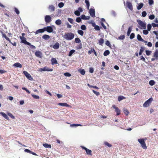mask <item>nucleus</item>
I'll list each match as a JSON object with an SVG mask.
<instances>
[{"label": "nucleus", "instance_id": "obj_1", "mask_svg": "<svg viewBox=\"0 0 158 158\" xmlns=\"http://www.w3.org/2000/svg\"><path fill=\"white\" fill-rule=\"evenodd\" d=\"M74 36V34L72 32H68L65 33L64 38L67 40H71L73 39Z\"/></svg>", "mask_w": 158, "mask_h": 158}, {"label": "nucleus", "instance_id": "obj_2", "mask_svg": "<svg viewBox=\"0 0 158 158\" xmlns=\"http://www.w3.org/2000/svg\"><path fill=\"white\" fill-rule=\"evenodd\" d=\"M145 139H138V141L140 143L142 147L144 149H147V147L145 142Z\"/></svg>", "mask_w": 158, "mask_h": 158}, {"label": "nucleus", "instance_id": "obj_3", "mask_svg": "<svg viewBox=\"0 0 158 158\" xmlns=\"http://www.w3.org/2000/svg\"><path fill=\"white\" fill-rule=\"evenodd\" d=\"M153 101V98H149L143 104V107H147L149 106V105Z\"/></svg>", "mask_w": 158, "mask_h": 158}, {"label": "nucleus", "instance_id": "obj_4", "mask_svg": "<svg viewBox=\"0 0 158 158\" xmlns=\"http://www.w3.org/2000/svg\"><path fill=\"white\" fill-rule=\"evenodd\" d=\"M137 22L139 25L142 27V28H141V29L143 28L145 29L146 28V25L145 23L140 20H137Z\"/></svg>", "mask_w": 158, "mask_h": 158}, {"label": "nucleus", "instance_id": "obj_5", "mask_svg": "<svg viewBox=\"0 0 158 158\" xmlns=\"http://www.w3.org/2000/svg\"><path fill=\"white\" fill-rule=\"evenodd\" d=\"M153 58H152V61H153L155 60H158V50H156L153 53Z\"/></svg>", "mask_w": 158, "mask_h": 158}, {"label": "nucleus", "instance_id": "obj_6", "mask_svg": "<svg viewBox=\"0 0 158 158\" xmlns=\"http://www.w3.org/2000/svg\"><path fill=\"white\" fill-rule=\"evenodd\" d=\"M23 73L26 77L30 80L32 81L33 78L31 75L28 73L27 72L25 71H24Z\"/></svg>", "mask_w": 158, "mask_h": 158}, {"label": "nucleus", "instance_id": "obj_7", "mask_svg": "<svg viewBox=\"0 0 158 158\" xmlns=\"http://www.w3.org/2000/svg\"><path fill=\"white\" fill-rule=\"evenodd\" d=\"M81 147L83 149H84L86 152V154L87 155H90L91 156L92 155V152L91 150H90L89 149L83 146H81Z\"/></svg>", "mask_w": 158, "mask_h": 158}, {"label": "nucleus", "instance_id": "obj_8", "mask_svg": "<svg viewBox=\"0 0 158 158\" xmlns=\"http://www.w3.org/2000/svg\"><path fill=\"white\" fill-rule=\"evenodd\" d=\"M20 38L21 40V42L26 45H30V43L27 41L26 38L24 37L20 36Z\"/></svg>", "mask_w": 158, "mask_h": 158}, {"label": "nucleus", "instance_id": "obj_9", "mask_svg": "<svg viewBox=\"0 0 158 158\" xmlns=\"http://www.w3.org/2000/svg\"><path fill=\"white\" fill-rule=\"evenodd\" d=\"M112 107L115 109V111L116 112L117 115H119L120 114V110L118 107H117L115 105H113Z\"/></svg>", "mask_w": 158, "mask_h": 158}, {"label": "nucleus", "instance_id": "obj_10", "mask_svg": "<svg viewBox=\"0 0 158 158\" xmlns=\"http://www.w3.org/2000/svg\"><path fill=\"white\" fill-rule=\"evenodd\" d=\"M89 13L90 16L93 17H94L95 16V12L94 9L91 8L89 9Z\"/></svg>", "mask_w": 158, "mask_h": 158}, {"label": "nucleus", "instance_id": "obj_11", "mask_svg": "<svg viewBox=\"0 0 158 158\" xmlns=\"http://www.w3.org/2000/svg\"><path fill=\"white\" fill-rule=\"evenodd\" d=\"M45 31H46L49 33H51L53 31V28L51 26H47L44 27Z\"/></svg>", "mask_w": 158, "mask_h": 158}, {"label": "nucleus", "instance_id": "obj_12", "mask_svg": "<svg viewBox=\"0 0 158 158\" xmlns=\"http://www.w3.org/2000/svg\"><path fill=\"white\" fill-rule=\"evenodd\" d=\"M35 55L38 57L41 58L42 57V53L39 51H36L35 52Z\"/></svg>", "mask_w": 158, "mask_h": 158}, {"label": "nucleus", "instance_id": "obj_13", "mask_svg": "<svg viewBox=\"0 0 158 158\" xmlns=\"http://www.w3.org/2000/svg\"><path fill=\"white\" fill-rule=\"evenodd\" d=\"M51 20V18L49 15H47L45 17V21L46 23L50 22Z\"/></svg>", "mask_w": 158, "mask_h": 158}, {"label": "nucleus", "instance_id": "obj_14", "mask_svg": "<svg viewBox=\"0 0 158 158\" xmlns=\"http://www.w3.org/2000/svg\"><path fill=\"white\" fill-rule=\"evenodd\" d=\"M126 4L127 5V7L129 9L131 10H133L132 5L131 2L127 1L126 2Z\"/></svg>", "mask_w": 158, "mask_h": 158}, {"label": "nucleus", "instance_id": "obj_15", "mask_svg": "<svg viewBox=\"0 0 158 158\" xmlns=\"http://www.w3.org/2000/svg\"><path fill=\"white\" fill-rule=\"evenodd\" d=\"M58 105L61 106H65L67 107H71V106L66 103H58Z\"/></svg>", "mask_w": 158, "mask_h": 158}, {"label": "nucleus", "instance_id": "obj_16", "mask_svg": "<svg viewBox=\"0 0 158 158\" xmlns=\"http://www.w3.org/2000/svg\"><path fill=\"white\" fill-rule=\"evenodd\" d=\"M137 40L140 41H141L144 43H147V41H146L144 40L142 38L141 35L139 34H138L137 35Z\"/></svg>", "mask_w": 158, "mask_h": 158}, {"label": "nucleus", "instance_id": "obj_17", "mask_svg": "<svg viewBox=\"0 0 158 158\" xmlns=\"http://www.w3.org/2000/svg\"><path fill=\"white\" fill-rule=\"evenodd\" d=\"M0 114L6 119L9 120V118L6 114L3 112H0Z\"/></svg>", "mask_w": 158, "mask_h": 158}, {"label": "nucleus", "instance_id": "obj_18", "mask_svg": "<svg viewBox=\"0 0 158 158\" xmlns=\"http://www.w3.org/2000/svg\"><path fill=\"white\" fill-rule=\"evenodd\" d=\"M92 26L94 27V28L97 31H99L100 30L99 27L95 23H93L92 24Z\"/></svg>", "mask_w": 158, "mask_h": 158}, {"label": "nucleus", "instance_id": "obj_19", "mask_svg": "<svg viewBox=\"0 0 158 158\" xmlns=\"http://www.w3.org/2000/svg\"><path fill=\"white\" fill-rule=\"evenodd\" d=\"M45 31L44 27L43 29H40L37 30L35 32V34H38L40 33H43Z\"/></svg>", "mask_w": 158, "mask_h": 158}, {"label": "nucleus", "instance_id": "obj_20", "mask_svg": "<svg viewBox=\"0 0 158 158\" xmlns=\"http://www.w3.org/2000/svg\"><path fill=\"white\" fill-rule=\"evenodd\" d=\"M13 66L16 67L21 68L22 67V65L19 63L17 62L13 64Z\"/></svg>", "mask_w": 158, "mask_h": 158}, {"label": "nucleus", "instance_id": "obj_21", "mask_svg": "<svg viewBox=\"0 0 158 158\" xmlns=\"http://www.w3.org/2000/svg\"><path fill=\"white\" fill-rule=\"evenodd\" d=\"M59 48V44L58 43H56L53 46V48L55 49H58Z\"/></svg>", "mask_w": 158, "mask_h": 158}, {"label": "nucleus", "instance_id": "obj_22", "mask_svg": "<svg viewBox=\"0 0 158 158\" xmlns=\"http://www.w3.org/2000/svg\"><path fill=\"white\" fill-rule=\"evenodd\" d=\"M85 2L86 4V7L88 9H89V7L90 4L89 0H85Z\"/></svg>", "mask_w": 158, "mask_h": 158}, {"label": "nucleus", "instance_id": "obj_23", "mask_svg": "<svg viewBox=\"0 0 158 158\" xmlns=\"http://www.w3.org/2000/svg\"><path fill=\"white\" fill-rule=\"evenodd\" d=\"M52 61V64L53 65L54 64H57V61L56 59L55 58H52L51 60Z\"/></svg>", "mask_w": 158, "mask_h": 158}, {"label": "nucleus", "instance_id": "obj_24", "mask_svg": "<svg viewBox=\"0 0 158 158\" xmlns=\"http://www.w3.org/2000/svg\"><path fill=\"white\" fill-rule=\"evenodd\" d=\"M43 71H52V69H49V68L46 67H44L42 69H41Z\"/></svg>", "mask_w": 158, "mask_h": 158}, {"label": "nucleus", "instance_id": "obj_25", "mask_svg": "<svg viewBox=\"0 0 158 158\" xmlns=\"http://www.w3.org/2000/svg\"><path fill=\"white\" fill-rule=\"evenodd\" d=\"M104 42V39L102 38H100L98 41V43L100 45H102Z\"/></svg>", "mask_w": 158, "mask_h": 158}, {"label": "nucleus", "instance_id": "obj_26", "mask_svg": "<svg viewBox=\"0 0 158 158\" xmlns=\"http://www.w3.org/2000/svg\"><path fill=\"white\" fill-rule=\"evenodd\" d=\"M7 114L8 116H9L11 118H12L13 119H15V117L11 113L7 112Z\"/></svg>", "mask_w": 158, "mask_h": 158}, {"label": "nucleus", "instance_id": "obj_27", "mask_svg": "<svg viewBox=\"0 0 158 158\" xmlns=\"http://www.w3.org/2000/svg\"><path fill=\"white\" fill-rule=\"evenodd\" d=\"M42 38L45 40H47L50 38V36L47 35H44L43 36Z\"/></svg>", "mask_w": 158, "mask_h": 158}, {"label": "nucleus", "instance_id": "obj_28", "mask_svg": "<svg viewBox=\"0 0 158 158\" xmlns=\"http://www.w3.org/2000/svg\"><path fill=\"white\" fill-rule=\"evenodd\" d=\"M48 8L51 10V11H54L55 9V7L52 5L49 6Z\"/></svg>", "mask_w": 158, "mask_h": 158}, {"label": "nucleus", "instance_id": "obj_29", "mask_svg": "<svg viewBox=\"0 0 158 158\" xmlns=\"http://www.w3.org/2000/svg\"><path fill=\"white\" fill-rule=\"evenodd\" d=\"M125 98H126L123 96H119L118 97V101L120 102L121 100Z\"/></svg>", "mask_w": 158, "mask_h": 158}, {"label": "nucleus", "instance_id": "obj_30", "mask_svg": "<svg viewBox=\"0 0 158 158\" xmlns=\"http://www.w3.org/2000/svg\"><path fill=\"white\" fill-rule=\"evenodd\" d=\"M132 30V28L131 27H129L127 32V35L128 36H129Z\"/></svg>", "mask_w": 158, "mask_h": 158}, {"label": "nucleus", "instance_id": "obj_31", "mask_svg": "<svg viewBox=\"0 0 158 158\" xmlns=\"http://www.w3.org/2000/svg\"><path fill=\"white\" fill-rule=\"evenodd\" d=\"M110 53V52L108 50H106L105 51L104 53H103V55L105 56H107V55H109Z\"/></svg>", "mask_w": 158, "mask_h": 158}, {"label": "nucleus", "instance_id": "obj_32", "mask_svg": "<svg viewBox=\"0 0 158 158\" xmlns=\"http://www.w3.org/2000/svg\"><path fill=\"white\" fill-rule=\"evenodd\" d=\"M144 48L142 47H141V48L139 50V55H140L142 54V53L144 51Z\"/></svg>", "mask_w": 158, "mask_h": 158}, {"label": "nucleus", "instance_id": "obj_33", "mask_svg": "<svg viewBox=\"0 0 158 158\" xmlns=\"http://www.w3.org/2000/svg\"><path fill=\"white\" fill-rule=\"evenodd\" d=\"M43 145L44 147L46 148H51V145L48 144L47 143H45L43 144Z\"/></svg>", "mask_w": 158, "mask_h": 158}, {"label": "nucleus", "instance_id": "obj_34", "mask_svg": "<svg viewBox=\"0 0 158 158\" xmlns=\"http://www.w3.org/2000/svg\"><path fill=\"white\" fill-rule=\"evenodd\" d=\"M143 3H140L137 6V9L138 10H140L143 7Z\"/></svg>", "mask_w": 158, "mask_h": 158}, {"label": "nucleus", "instance_id": "obj_35", "mask_svg": "<svg viewBox=\"0 0 158 158\" xmlns=\"http://www.w3.org/2000/svg\"><path fill=\"white\" fill-rule=\"evenodd\" d=\"M55 23L56 25H60L61 24V21L60 19H58L56 20Z\"/></svg>", "mask_w": 158, "mask_h": 158}, {"label": "nucleus", "instance_id": "obj_36", "mask_svg": "<svg viewBox=\"0 0 158 158\" xmlns=\"http://www.w3.org/2000/svg\"><path fill=\"white\" fill-rule=\"evenodd\" d=\"M104 144L106 146H107L109 148H110L112 146L111 144L107 142H105L104 143Z\"/></svg>", "mask_w": 158, "mask_h": 158}, {"label": "nucleus", "instance_id": "obj_37", "mask_svg": "<svg viewBox=\"0 0 158 158\" xmlns=\"http://www.w3.org/2000/svg\"><path fill=\"white\" fill-rule=\"evenodd\" d=\"M80 73L82 75H84L85 73V71L84 69H80L79 70Z\"/></svg>", "mask_w": 158, "mask_h": 158}, {"label": "nucleus", "instance_id": "obj_38", "mask_svg": "<svg viewBox=\"0 0 158 158\" xmlns=\"http://www.w3.org/2000/svg\"><path fill=\"white\" fill-rule=\"evenodd\" d=\"M77 33L81 36H83V35L84 32L81 30H78L77 31Z\"/></svg>", "mask_w": 158, "mask_h": 158}, {"label": "nucleus", "instance_id": "obj_39", "mask_svg": "<svg viewBox=\"0 0 158 158\" xmlns=\"http://www.w3.org/2000/svg\"><path fill=\"white\" fill-rule=\"evenodd\" d=\"M75 52V50H74L73 49L69 52L68 56H71L72 55V54Z\"/></svg>", "mask_w": 158, "mask_h": 158}, {"label": "nucleus", "instance_id": "obj_40", "mask_svg": "<svg viewBox=\"0 0 158 158\" xmlns=\"http://www.w3.org/2000/svg\"><path fill=\"white\" fill-rule=\"evenodd\" d=\"M87 85L90 88H93L96 89H99V88L96 86L90 85L89 84H88Z\"/></svg>", "mask_w": 158, "mask_h": 158}, {"label": "nucleus", "instance_id": "obj_41", "mask_svg": "<svg viewBox=\"0 0 158 158\" xmlns=\"http://www.w3.org/2000/svg\"><path fill=\"white\" fill-rule=\"evenodd\" d=\"M75 42L77 43H80L81 42L80 40L78 38H76L75 39Z\"/></svg>", "mask_w": 158, "mask_h": 158}, {"label": "nucleus", "instance_id": "obj_42", "mask_svg": "<svg viewBox=\"0 0 158 158\" xmlns=\"http://www.w3.org/2000/svg\"><path fill=\"white\" fill-rule=\"evenodd\" d=\"M149 84L150 85L152 86L155 84V81L154 80H150L149 82Z\"/></svg>", "mask_w": 158, "mask_h": 158}, {"label": "nucleus", "instance_id": "obj_43", "mask_svg": "<svg viewBox=\"0 0 158 158\" xmlns=\"http://www.w3.org/2000/svg\"><path fill=\"white\" fill-rule=\"evenodd\" d=\"M123 112L126 115H128L129 114V112L127 109H125L123 110Z\"/></svg>", "mask_w": 158, "mask_h": 158}, {"label": "nucleus", "instance_id": "obj_44", "mask_svg": "<svg viewBox=\"0 0 158 158\" xmlns=\"http://www.w3.org/2000/svg\"><path fill=\"white\" fill-rule=\"evenodd\" d=\"M81 28L83 30H85L86 29V26L84 25H82L81 27Z\"/></svg>", "mask_w": 158, "mask_h": 158}, {"label": "nucleus", "instance_id": "obj_45", "mask_svg": "<svg viewBox=\"0 0 158 158\" xmlns=\"http://www.w3.org/2000/svg\"><path fill=\"white\" fill-rule=\"evenodd\" d=\"M125 36L124 35H121L118 37V39L120 40H123L125 39Z\"/></svg>", "mask_w": 158, "mask_h": 158}, {"label": "nucleus", "instance_id": "obj_46", "mask_svg": "<svg viewBox=\"0 0 158 158\" xmlns=\"http://www.w3.org/2000/svg\"><path fill=\"white\" fill-rule=\"evenodd\" d=\"M74 14L77 16H79L80 15V13L79 12V11H78L77 10L75 11L74 12Z\"/></svg>", "mask_w": 158, "mask_h": 158}, {"label": "nucleus", "instance_id": "obj_47", "mask_svg": "<svg viewBox=\"0 0 158 158\" xmlns=\"http://www.w3.org/2000/svg\"><path fill=\"white\" fill-rule=\"evenodd\" d=\"M81 19L80 17H77L76 19V21L77 23H80L81 21Z\"/></svg>", "mask_w": 158, "mask_h": 158}, {"label": "nucleus", "instance_id": "obj_48", "mask_svg": "<svg viewBox=\"0 0 158 158\" xmlns=\"http://www.w3.org/2000/svg\"><path fill=\"white\" fill-rule=\"evenodd\" d=\"M64 74L66 77H70L71 76V75L68 72L64 73Z\"/></svg>", "mask_w": 158, "mask_h": 158}, {"label": "nucleus", "instance_id": "obj_49", "mask_svg": "<svg viewBox=\"0 0 158 158\" xmlns=\"http://www.w3.org/2000/svg\"><path fill=\"white\" fill-rule=\"evenodd\" d=\"M105 44L106 45L108 46L109 47H111V45L110 44L109 41H108V40L106 41Z\"/></svg>", "mask_w": 158, "mask_h": 158}, {"label": "nucleus", "instance_id": "obj_50", "mask_svg": "<svg viewBox=\"0 0 158 158\" xmlns=\"http://www.w3.org/2000/svg\"><path fill=\"white\" fill-rule=\"evenodd\" d=\"M31 95L34 98L36 99H39L40 98L39 96L38 95L34 94H32Z\"/></svg>", "mask_w": 158, "mask_h": 158}, {"label": "nucleus", "instance_id": "obj_51", "mask_svg": "<svg viewBox=\"0 0 158 158\" xmlns=\"http://www.w3.org/2000/svg\"><path fill=\"white\" fill-rule=\"evenodd\" d=\"M58 6L60 8H62L64 6V4L63 2H61L59 3Z\"/></svg>", "mask_w": 158, "mask_h": 158}, {"label": "nucleus", "instance_id": "obj_52", "mask_svg": "<svg viewBox=\"0 0 158 158\" xmlns=\"http://www.w3.org/2000/svg\"><path fill=\"white\" fill-rule=\"evenodd\" d=\"M71 126L73 127V126H81L82 125L80 124H73L71 125Z\"/></svg>", "mask_w": 158, "mask_h": 158}, {"label": "nucleus", "instance_id": "obj_53", "mask_svg": "<svg viewBox=\"0 0 158 158\" xmlns=\"http://www.w3.org/2000/svg\"><path fill=\"white\" fill-rule=\"evenodd\" d=\"M135 37V34L133 33H132L130 35V38L131 39H133Z\"/></svg>", "mask_w": 158, "mask_h": 158}, {"label": "nucleus", "instance_id": "obj_54", "mask_svg": "<svg viewBox=\"0 0 158 158\" xmlns=\"http://www.w3.org/2000/svg\"><path fill=\"white\" fill-rule=\"evenodd\" d=\"M65 24L67 25V28H71L72 26L70 25L68 22H67L65 23Z\"/></svg>", "mask_w": 158, "mask_h": 158}, {"label": "nucleus", "instance_id": "obj_55", "mask_svg": "<svg viewBox=\"0 0 158 158\" xmlns=\"http://www.w3.org/2000/svg\"><path fill=\"white\" fill-rule=\"evenodd\" d=\"M151 52H152L151 51H149V50H146V54L147 56L150 55L151 54Z\"/></svg>", "mask_w": 158, "mask_h": 158}, {"label": "nucleus", "instance_id": "obj_56", "mask_svg": "<svg viewBox=\"0 0 158 158\" xmlns=\"http://www.w3.org/2000/svg\"><path fill=\"white\" fill-rule=\"evenodd\" d=\"M92 91L96 95L98 96L100 95V93L99 92L96 91L94 90H93Z\"/></svg>", "mask_w": 158, "mask_h": 158}, {"label": "nucleus", "instance_id": "obj_57", "mask_svg": "<svg viewBox=\"0 0 158 158\" xmlns=\"http://www.w3.org/2000/svg\"><path fill=\"white\" fill-rule=\"evenodd\" d=\"M148 31L147 30H144L143 31V33L145 35H147L148 33Z\"/></svg>", "mask_w": 158, "mask_h": 158}, {"label": "nucleus", "instance_id": "obj_58", "mask_svg": "<svg viewBox=\"0 0 158 158\" xmlns=\"http://www.w3.org/2000/svg\"><path fill=\"white\" fill-rule=\"evenodd\" d=\"M151 28L152 26L150 24H148L147 25V30L148 31H150L151 30Z\"/></svg>", "mask_w": 158, "mask_h": 158}, {"label": "nucleus", "instance_id": "obj_59", "mask_svg": "<svg viewBox=\"0 0 158 158\" xmlns=\"http://www.w3.org/2000/svg\"><path fill=\"white\" fill-rule=\"evenodd\" d=\"M155 18V15H152L149 16V18L150 19L152 20Z\"/></svg>", "mask_w": 158, "mask_h": 158}, {"label": "nucleus", "instance_id": "obj_60", "mask_svg": "<svg viewBox=\"0 0 158 158\" xmlns=\"http://www.w3.org/2000/svg\"><path fill=\"white\" fill-rule=\"evenodd\" d=\"M93 50H94V49L92 48H90V50H89L88 52V53L89 54H91L93 52Z\"/></svg>", "mask_w": 158, "mask_h": 158}, {"label": "nucleus", "instance_id": "obj_61", "mask_svg": "<svg viewBox=\"0 0 158 158\" xmlns=\"http://www.w3.org/2000/svg\"><path fill=\"white\" fill-rule=\"evenodd\" d=\"M147 15L146 12L145 11H143L142 13V15L143 17H145Z\"/></svg>", "mask_w": 158, "mask_h": 158}, {"label": "nucleus", "instance_id": "obj_62", "mask_svg": "<svg viewBox=\"0 0 158 158\" xmlns=\"http://www.w3.org/2000/svg\"><path fill=\"white\" fill-rule=\"evenodd\" d=\"M77 49H80L82 48V44L81 43H80L79 45H78L77 47Z\"/></svg>", "mask_w": 158, "mask_h": 158}, {"label": "nucleus", "instance_id": "obj_63", "mask_svg": "<svg viewBox=\"0 0 158 158\" xmlns=\"http://www.w3.org/2000/svg\"><path fill=\"white\" fill-rule=\"evenodd\" d=\"M15 11L17 15L19 14V10L16 8H15Z\"/></svg>", "mask_w": 158, "mask_h": 158}, {"label": "nucleus", "instance_id": "obj_64", "mask_svg": "<svg viewBox=\"0 0 158 158\" xmlns=\"http://www.w3.org/2000/svg\"><path fill=\"white\" fill-rule=\"evenodd\" d=\"M94 71V69L93 68L91 67L89 69V72L91 73H93Z\"/></svg>", "mask_w": 158, "mask_h": 158}]
</instances>
